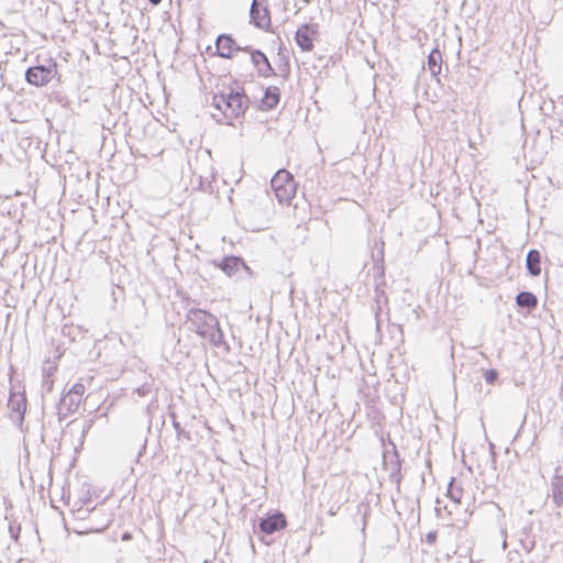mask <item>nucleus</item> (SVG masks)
Segmentation results:
<instances>
[{
    "label": "nucleus",
    "instance_id": "12",
    "mask_svg": "<svg viewBox=\"0 0 563 563\" xmlns=\"http://www.w3.org/2000/svg\"><path fill=\"white\" fill-rule=\"evenodd\" d=\"M428 69L433 77H437L442 69V54L439 48H433L428 56Z\"/></svg>",
    "mask_w": 563,
    "mask_h": 563
},
{
    "label": "nucleus",
    "instance_id": "8",
    "mask_svg": "<svg viewBox=\"0 0 563 563\" xmlns=\"http://www.w3.org/2000/svg\"><path fill=\"white\" fill-rule=\"evenodd\" d=\"M217 266L228 276L235 275L241 268L249 269L243 260L236 256H227Z\"/></svg>",
    "mask_w": 563,
    "mask_h": 563
},
{
    "label": "nucleus",
    "instance_id": "13",
    "mask_svg": "<svg viewBox=\"0 0 563 563\" xmlns=\"http://www.w3.org/2000/svg\"><path fill=\"white\" fill-rule=\"evenodd\" d=\"M540 253L537 250H530L527 254V268L532 276H539L541 273L540 267Z\"/></svg>",
    "mask_w": 563,
    "mask_h": 563
},
{
    "label": "nucleus",
    "instance_id": "5",
    "mask_svg": "<svg viewBox=\"0 0 563 563\" xmlns=\"http://www.w3.org/2000/svg\"><path fill=\"white\" fill-rule=\"evenodd\" d=\"M243 51L249 53L251 64L258 77L269 78L275 74L267 56L263 52L249 48H243Z\"/></svg>",
    "mask_w": 563,
    "mask_h": 563
},
{
    "label": "nucleus",
    "instance_id": "6",
    "mask_svg": "<svg viewBox=\"0 0 563 563\" xmlns=\"http://www.w3.org/2000/svg\"><path fill=\"white\" fill-rule=\"evenodd\" d=\"M216 51L222 58H232L241 51V47L231 35L222 34L216 41Z\"/></svg>",
    "mask_w": 563,
    "mask_h": 563
},
{
    "label": "nucleus",
    "instance_id": "11",
    "mask_svg": "<svg viewBox=\"0 0 563 563\" xmlns=\"http://www.w3.org/2000/svg\"><path fill=\"white\" fill-rule=\"evenodd\" d=\"M551 496L554 505L560 508L563 506V477L554 476L551 484Z\"/></svg>",
    "mask_w": 563,
    "mask_h": 563
},
{
    "label": "nucleus",
    "instance_id": "18",
    "mask_svg": "<svg viewBox=\"0 0 563 563\" xmlns=\"http://www.w3.org/2000/svg\"><path fill=\"white\" fill-rule=\"evenodd\" d=\"M497 372L495 369L486 371L485 373V380L488 384H493L497 379Z\"/></svg>",
    "mask_w": 563,
    "mask_h": 563
},
{
    "label": "nucleus",
    "instance_id": "3",
    "mask_svg": "<svg viewBox=\"0 0 563 563\" xmlns=\"http://www.w3.org/2000/svg\"><path fill=\"white\" fill-rule=\"evenodd\" d=\"M272 189L279 202H289L296 195L297 186L292 175L279 169L272 178Z\"/></svg>",
    "mask_w": 563,
    "mask_h": 563
},
{
    "label": "nucleus",
    "instance_id": "1",
    "mask_svg": "<svg viewBox=\"0 0 563 563\" xmlns=\"http://www.w3.org/2000/svg\"><path fill=\"white\" fill-rule=\"evenodd\" d=\"M213 104L229 124L242 118L249 106V98L244 89L236 84L223 88L213 96Z\"/></svg>",
    "mask_w": 563,
    "mask_h": 563
},
{
    "label": "nucleus",
    "instance_id": "15",
    "mask_svg": "<svg viewBox=\"0 0 563 563\" xmlns=\"http://www.w3.org/2000/svg\"><path fill=\"white\" fill-rule=\"evenodd\" d=\"M251 16H252V20L254 21L255 25L261 29H266L269 25V15L266 12L261 14L260 10L257 8H255L254 4L251 10Z\"/></svg>",
    "mask_w": 563,
    "mask_h": 563
},
{
    "label": "nucleus",
    "instance_id": "16",
    "mask_svg": "<svg viewBox=\"0 0 563 563\" xmlns=\"http://www.w3.org/2000/svg\"><path fill=\"white\" fill-rule=\"evenodd\" d=\"M448 496L453 501V504H461V499L463 496V489L461 486L456 485L454 478L451 479L448 487Z\"/></svg>",
    "mask_w": 563,
    "mask_h": 563
},
{
    "label": "nucleus",
    "instance_id": "19",
    "mask_svg": "<svg viewBox=\"0 0 563 563\" xmlns=\"http://www.w3.org/2000/svg\"><path fill=\"white\" fill-rule=\"evenodd\" d=\"M500 533L504 538V541H503V548L506 549L507 548V542H506V538H507V533H506V530L505 529H501L500 530Z\"/></svg>",
    "mask_w": 563,
    "mask_h": 563
},
{
    "label": "nucleus",
    "instance_id": "4",
    "mask_svg": "<svg viewBox=\"0 0 563 563\" xmlns=\"http://www.w3.org/2000/svg\"><path fill=\"white\" fill-rule=\"evenodd\" d=\"M319 24L316 22L301 24L295 33V42L302 52H311L319 38Z\"/></svg>",
    "mask_w": 563,
    "mask_h": 563
},
{
    "label": "nucleus",
    "instance_id": "2",
    "mask_svg": "<svg viewBox=\"0 0 563 563\" xmlns=\"http://www.w3.org/2000/svg\"><path fill=\"white\" fill-rule=\"evenodd\" d=\"M54 79L60 81L58 64L54 59H51L47 66L36 65L27 68L25 71V80L27 84L37 88L47 86Z\"/></svg>",
    "mask_w": 563,
    "mask_h": 563
},
{
    "label": "nucleus",
    "instance_id": "14",
    "mask_svg": "<svg viewBox=\"0 0 563 563\" xmlns=\"http://www.w3.org/2000/svg\"><path fill=\"white\" fill-rule=\"evenodd\" d=\"M516 302L521 308L532 309L537 307L538 300L532 292L521 291L517 295Z\"/></svg>",
    "mask_w": 563,
    "mask_h": 563
},
{
    "label": "nucleus",
    "instance_id": "10",
    "mask_svg": "<svg viewBox=\"0 0 563 563\" xmlns=\"http://www.w3.org/2000/svg\"><path fill=\"white\" fill-rule=\"evenodd\" d=\"M195 321H201L203 323L202 328H197V332L202 335L207 336L208 334H211V330L217 324V319L206 311H198L195 313Z\"/></svg>",
    "mask_w": 563,
    "mask_h": 563
},
{
    "label": "nucleus",
    "instance_id": "21",
    "mask_svg": "<svg viewBox=\"0 0 563 563\" xmlns=\"http://www.w3.org/2000/svg\"><path fill=\"white\" fill-rule=\"evenodd\" d=\"M130 538H131V537H130V534H124V536H123V539H124V540H129Z\"/></svg>",
    "mask_w": 563,
    "mask_h": 563
},
{
    "label": "nucleus",
    "instance_id": "17",
    "mask_svg": "<svg viewBox=\"0 0 563 563\" xmlns=\"http://www.w3.org/2000/svg\"><path fill=\"white\" fill-rule=\"evenodd\" d=\"M85 393V386L80 383L78 384H75L71 389L69 390L68 395L64 398V401L71 396V394H75L77 396H79V398L84 395Z\"/></svg>",
    "mask_w": 563,
    "mask_h": 563
},
{
    "label": "nucleus",
    "instance_id": "20",
    "mask_svg": "<svg viewBox=\"0 0 563 563\" xmlns=\"http://www.w3.org/2000/svg\"><path fill=\"white\" fill-rule=\"evenodd\" d=\"M152 4L157 5L162 0H148Z\"/></svg>",
    "mask_w": 563,
    "mask_h": 563
},
{
    "label": "nucleus",
    "instance_id": "9",
    "mask_svg": "<svg viewBox=\"0 0 563 563\" xmlns=\"http://www.w3.org/2000/svg\"><path fill=\"white\" fill-rule=\"evenodd\" d=\"M280 100V91L279 88L275 86H271L266 88L264 96L260 101V108L262 110H271L275 108Z\"/></svg>",
    "mask_w": 563,
    "mask_h": 563
},
{
    "label": "nucleus",
    "instance_id": "7",
    "mask_svg": "<svg viewBox=\"0 0 563 563\" xmlns=\"http://www.w3.org/2000/svg\"><path fill=\"white\" fill-rule=\"evenodd\" d=\"M287 526L286 517L283 512L277 511L274 515L262 519L258 527L260 530L265 534H272L274 532L285 529Z\"/></svg>",
    "mask_w": 563,
    "mask_h": 563
}]
</instances>
